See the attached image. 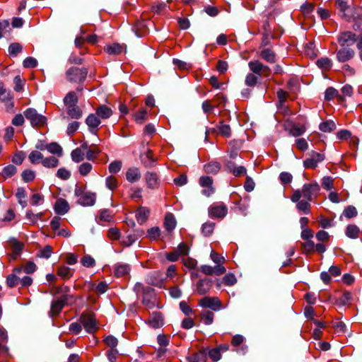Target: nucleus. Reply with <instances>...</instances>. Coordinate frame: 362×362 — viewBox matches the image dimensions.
<instances>
[{
  "label": "nucleus",
  "instance_id": "f257e3e1",
  "mask_svg": "<svg viewBox=\"0 0 362 362\" xmlns=\"http://www.w3.org/2000/svg\"><path fill=\"white\" fill-rule=\"evenodd\" d=\"M320 190V185L317 182L313 181L305 183L303 185L301 189H296L291 197L293 202H298L301 197H304L308 201H314L319 195Z\"/></svg>",
  "mask_w": 362,
  "mask_h": 362
},
{
  "label": "nucleus",
  "instance_id": "f03ea898",
  "mask_svg": "<svg viewBox=\"0 0 362 362\" xmlns=\"http://www.w3.org/2000/svg\"><path fill=\"white\" fill-rule=\"evenodd\" d=\"M74 195L78 198L77 202L83 206H91L95 203V193L86 191L83 187L76 186Z\"/></svg>",
  "mask_w": 362,
  "mask_h": 362
},
{
  "label": "nucleus",
  "instance_id": "7ed1b4c3",
  "mask_svg": "<svg viewBox=\"0 0 362 362\" xmlns=\"http://www.w3.org/2000/svg\"><path fill=\"white\" fill-rule=\"evenodd\" d=\"M88 74L86 68L71 67L66 71V79L71 83H83Z\"/></svg>",
  "mask_w": 362,
  "mask_h": 362
},
{
  "label": "nucleus",
  "instance_id": "20e7f679",
  "mask_svg": "<svg viewBox=\"0 0 362 362\" xmlns=\"http://www.w3.org/2000/svg\"><path fill=\"white\" fill-rule=\"evenodd\" d=\"M79 321L89 334L95 333L98 329L96 318L93 313H83L79 318Z\"/></svg>",
  "mask_w": 362,
  "mask_h": 362
},
{
  "label": "nucleus",
  "instance_id": "39448f33",
  "mask_svg": "<svg viewBox=\"0 0 362 362\" xmlns=\"http://www.w3.org/2000/svg\"><path fill=\"white\" fill-rule=\"evenodd\" d=\"M248 67L258 77H269L272 72L270 68L259 60H251L248 63Z\"/></svg>",
  "mask_w": 362,
  "mask_h": 362
},
{
  "label": "nucleus",
  "instance_id": "423d86ee",
  "mask_svg": "<svg viewBox=\"0 0 362 362\" xmlns=\"http://www.w3.org/2000/svg\"><path fill=\"white\" fill-rule=\"evenodd\" d=\"M359 35H356L351 31H344L337 36V42L341 47H350L354 43L358 42Z\"/></svg>",
  "mask_w": 362,
  "mask_h": 362
},
{
  "label": "nucleus",
  "instance_id": "0eeeda50",
  "mask_svg": "<svg viewBox=\"0 0 362 362\" xmlns=\"http://www.w3.org/2000/svg\"><path fill=\"white\" fill-rule=\"evenodd\" d=\"M23 115L30 122L33 127H42L46 123V117L38 114L37 110L33 108H28L24 111Z\"/></svg>",
  "mask_w": 362,
  "mask_h": 362
},
{
  "label": "nucleus",
  "instance_id": "6e6552de",
  "mask_svg": "<svg viewBox=\"0 0 362 362\" xmlns=\"http://www.w3.org/2000/svg\"><path fill=\"white\" fill-rule=\"evenodd\" d=\"M209 216L212 218H223L227 213L228 209L226 204L222 202L212 204L208 209Z\"/></svg>",
  "mask_w": 362,
  "mask_h": 362
},
{
  "label": "nucleus",
  "instance_id": "1a4fd4ad",
  "mask_svg": "<svg viewBox=\"0 0 362 362\" xmlns=\"http://www.w3.org/2000/svg\"><path fill=\"white\" fill-rule=\"evenodd\" d=\"M355 50L351 47H341L336 52V59L339 63H345L355 57Z\"/></svg>",
  "mask_w": 362,
  "mask_h": 362
},
{
  "label": "nucleus",
  "instance_id": "9d476101",
  "mask_svg": "<svg viewBox=\"0 0 362 362\" xmlns=\"http://www.w3.org/2000/svg\"><path fill=\"white\" fill-rule=\"evenodd\" d=\"M199 305L202 308H208L216 311L220 310L221 302L217 297L206 296L199 300Z\"/></svg>",
  "mask_w": 362,
  "mask_h": 362
},
{
  "label": "nucleus",
  "instance_id": "9b49d317",
  "mask_svg": "<svg viewBox=\"0 0 362 362\" xmlns=\"http://www.w3.org/2000/svg\"><path fill=\"white\" fill-rule=\"evenodd\" d=\"M68 298L69 296L67 295H64L60 298L54 300L51 305L49 315L53 317L59 315L66 304Z\"/></svg>",
  "mask_w": 362,
  "mask_h": 362
},
{
  "label": "nucleus",
  "instance_id": "f8f14e48",
  "mask_svg": "<svg viewBox=\"0 0 362 362\" xmlns=\"http://www.w3.org/2000/svg\"><path fill=\"white\" fill-rule=\"evenodd\" d=\"M212 286V281L210 279H202L197 283V292L199 295L207 293Z\"/></svg>",
  "mask_w": 362,
  "mask_h": 362
},
{
  "label": "nucleus",
  "instance_id": "ddd939ff",
  "mask_svg": "<svg viewBox=\"0 0 362 362\" xmlns=\"http://www.w3.org/2000/svg\"><path fill=\"white\" fill-rule=\"evenodd\" d=\"M22 272L21 268H15L13 272L6 278V284L10 288L16 286L20 283V276Z\"/></svg>",
  "mask_w": 362,
  "mask_h": 362
},
{
  "label": "nucleus",
  "instance_id": "4468645a",
  "mask_svg": "<svg viewBox=\"0 0 362 362\" xmlns=\"http://www.w3.org/2000/svg\"><path fill=\"white\" fill-rule=\"evenodd\" d=\"M145 179L149 188L153 189L158 188L160 185V180L157 173L153 172H147L145 175Z\"/></svg>",
  "mask_w": 362,
  "mask_h": 362
},
{
  "label": "nucleus",
  "instance_id": "2eb2a0df",
  "mask_svg": "<svg viewBox=\"0 0 362 362\" xmlns=\"http://www.w3.org/2000/svg\"><path fill=\"white\" fill-rule=\"evenodd\" d=\"M55 213L59 215H64L69 210V204L64 199H58L54 204Z\"/></svg>",
  "mask_w": 362,
  "mask_h": 362
},
{
  "label": "nucleus",
  "instance_id": "dca6fc26",
  "mask_svg": "<svg viewBox=\"0 0 362 362\" xmlns=\"http://www.w3.org/2000/svg\"><path fill=\"white\" fill-rule=\"evenodd\" d=\"M86 123L88 126L90 131L93 134H96L98 127L100 124V118L97 115L90 114L86 119Z\"/></svg>",
  "mask_w": 362,
  "mask_h": 362
},
{
  "label": "nucleus",
  "instance_id": "f3484780",
  "mask_svg": "<svg viewBox=\"0 0 362 362\" xmlns=\"http://www.w3.org/2000/svg\"><path fill=\"white\" fill-rule=\"evenodd\" d=\"M259 56L268 63H274L276 62V54L274 52L269 48H264L258 52Z\"/></svg>",
  "mask_w": 362,
  "mask_h": 362
},
{
  "label": "nucleus",
  "instance_id": "a211bd4d",
  "mask_svg": "<svg viewBox=\"0 0 362 362\" xmlns=\"http://www.w3.org/2000/svg\"><path fill=\"white\" fill-rule=\"evenodd\" d=\"M150 214V211L148 208L141 206L136 211V218L139 224L145 223Z\"/></svg>",
  "mask_w": 362,
  "mask_h": 362
},
{
  "label": "nucleus",
  "instance_id": "6ab92c4d",
  "mask_svg": "<svg viewBox=\"0 0 362 362\" xmlns=\"http://www.w3.org/2000/svg\"><path fill=\"white\" fill-rule=\"evenodd\" d=\"M96 115L99 118L106 119L112 116V110L110 107L106 105H100L96 109Z\"/></svg>",
  "mask_w": 362,
  "mask_h": 362
},
{
  "label": "nucleus",
  "instance_id": "aec40b11",
  "mask_svg": "<svg viewBox=\"0 0 362 362\" xmlns=\"http://www.w3.org/2000/svg\"><path fill=\"white\" fill-rule=\"evenodd\" d=\"M141 178V173L137 168H131L126 173V179L130 182H135Z\"/></svg>",
  "mask_w": 362,
  "mask_h": 362
},
{
  "label": "nucleus",
  "instance_id": "412c9836",
  "mask_svg": "<svg viewBox=\"0 0 362 362\" xmlns=\"http://www.w3.org/2000/svg\"><path fill=\"white\" fill-rule=\"evenodd\" d=\"M148 324L153 328H158L163 325V319L160 313H153L148 319Z\"/></svg>",
  "mask_w": 362,
  "mask_h": 362
},
{
  "label": "nucleus",
  "instance_id": "4be33fe9",
  "mask_svg": "<svg viewBox=\"0 0 362 362\" xmlns=\"http://www.w3.org/2000/svg\"><path fill=\"white\" fill-rule=\"evenodd\" d=\"M67 114L72 119H80L82 117L83 112L81 108L76 105L66 107Z\"/></svg>",
  "mask_w": 362,
  "mask_h": 362
},
{
  "label": "nucleus",
  "instance_id": "5701e85b",
  "mask_svg": "<svg viewBox=\"0 0 362 362\" xmlns=\"http://www.w3.org/2000/svg\"><path fill=\"white\" fill-rule=\"evenodd\" d=\"M143 304L148 308H153L156 305V299L153 293V290H150L148 293L145 295L143 298Z\"/></svg>",
  "mask_w": 362,
  "mask_h": 362
},
{
  "label": "nucleus",
  "instance_id": "b1692460",
  "mask_svg": "<svg viewBox=\"0 0 362 362\" xmlns=\"http://www.w3.org/2000/svg\"><path fill=\"white\" fill-rule=\"evenodd\" d=\"M130 267L128 264L118 263L115 266V275L117 277L123 276L129 274Z\"/></svg>",
  "mask_w": 362,
  "mask_h": 362
},
{
  "label": "nucleus",
  "instance_id": "393cba45",
  "mask_svg": "<svg viewBox=\"0 0 362 362\" xmlns=\"http://www.w3.org/2000/svg\"><path fill=\"white\" fill-rule=\"evenodd\" d=\"M148 112L145 108H141L133 115V119L137 124H143L147 119Z\"/></svg>",
  "mask_w": 362,
  "mask_h": 362
},
{
  "label": "nucleus",
  "instance_id": "a878e982",
  "mask_svg": "<svg viewBox=\"0 0 362 362\" xmlns=\"http://www.w3.org/2000/svg\"><path fill=\"white\" fill-rule=\"evenodd\" d=\"M221 169V164L216 161H211L204 166V170L207 174H216Z\"/></svg>",
  "mask_w": 362,
  "mask_h": 362
},
{
  "label": "nucleus",
  "instance_id": "bb28decb",
  "mask_svg": "<svg viewBox=\"0 0 362 362\" xmlns=\"http://www.w3.org/2000/svg\"><path fill=\"white\" fill-rule=\"evenodd\" d=\"M45 148L49 153L57 155L58 157H61L62 156L63 149L61 146L56 142L46 144Z\"/></svg>",
  "mask_w": 362,
  "mask_h": 362
},
{
  "label": "nucleus",
  "instance_id": "cd10ccee",
  "mask_svg": "<svg viewBox=\"0 0 362 362\" xmlns=\"http://www.w3.org/2000/svg\"><path fill=\"white\" fill-rule=\"evenodd\" d=\"M43 158V154L38 151H32L28 155V159L33 165L42 164Z\"/></svg>",
  "mask_w": 362,
  "mask_h": 362
},
{
  "label": "nucleus",
  "instance_id": "c85d7f7f",
  "mask_svg": "<svg viewBox=\"0 0 362 362\" xmlns=\"http://www.w3.org/2000/svg\"><path fill=\"white\" fill-rule=\"evenodd\" d=\"M59 164V160L54 156H49L47 158H44L42 165L45 168H57Z\"/></svg>",
  "mask_w": 362,
  "mask_h": 362
},
{
  "label": "nucleus",
  "instance_id": "c756f323",
  "mask_svg": "<svg viewBox=\"0 0 362 362\" xmlns=\"http://www.w3.org/2000/svg\"><path fill=\"white\" fill-rule=\"evenodd\" d=\"M316 64L324 71H329L332 66V61L328 57H322L317 60Z\"/></svg>",
  "mask_w": 362,
  "mask_h": 362
},
{
  "label": "nucleus",
  "instance_id": "7c9ffc66",
  "mask_svg": "<svg viewBox=\"0 0 362 362\" xmlns=\"http://www.w3.org/2000/svg\"><path fill=\"white\" fill-rule=\"evenodd\" d=\"M310 201L306 200H299L296 202V208L298 211H302L305 214H308L310 212L311 205L310 204Z\"/></svg>",
  "mask_w": 362,
  "mask_h": 362
},
{
  "label": "nucleus",
  "instance_id": "2f4dec72",
  "mask_svg": "<svg viewBox=\"0 0 362 362\" xmlns=\"http://www.w3.org/2000/svg\"><path fill=\"white\" fill-rule=\"evenodd\" d=\"M74 270L66 266H61L57 269V274L64 279H68L72 276Z\"/></svg>",
  "mask_w": 362,
  "mask_h": 362
},
{
  "label": "nucleus",
  "instance_id": "473e14b6",
  "mask_svg": "<svg viewBox=\"0 0 362 362\" xmlns=\"http://www.w3.org/2000/svg\"><path fill=\"white\" fill-rule=\"evenodd\" d=\"M123 47L122 45L117 43H114L112 45H108L105 47V51L109 54H119L122 52Z\"/></svg>",
  "mask_w": 362,
  "mask_h": 362
},
{
  "label": "nucleus",
  "instance_id": "72a5a7b5",
  "mask_svg": "<svg viewBox=\"0 0 362 362\" xmlns=\"http://www.w3.org/2000/svg\"><path fill=\"white\" fill-rule=\"evenodd\" d=\"M78 103V97L76 93L71 91L66 94L64 98V103L66 107L76 105Z\"/></svg>",
  "mask_w": 362,
  "mask_h": 362
},
{
  "label": "nucleus",
  "instance_id": "f704fd0d",
  "mask_svg": "<svg viewBox=\"0 0 362 362\" xmlns=\"http://www.w3.org/2000/svg\"><path fill=\"white\" fill-rule=\"evenodd\" d=\"M306 128L301 124H292L289 129V134L293 136H299L305 133Z\"/></svg>",
  "mask_w": 362,
  "mask_h": 362
},
{
  "label": "nucleus",
  "instance_id": "c9c22d12",
  "mask_svg": "<svg viewBox=\"0 0 362 362\" xmlns=\"http://www.w3.org/2000/svg\"><path fill=\"white\" fill-rule=\"evenodd\" d=\"M16 197L18 200V202L22 207L24 208L27 206V201L25 199L26 192L23 188L19 187L17 189V192L16 193Z\"/></svg>",
  "mask_w": 362,
  "mask_h": 362
},
{
  "label": "nucleus",
  "instance_id": "e433bc0d",
  "mask_svg": "<svg viewBox=\"0 0 362 362\" xmlns=\"http://www.w3.org/2000/svg\"><path fill=\"white\" fill-rule=\"evenodd\" d=\"M165 228L167 230H173L176 226V221L174 216L172 214H166L164 222Z\"/></svg>",
  "mask_w": 362,
  "mask_h": 362
},
{
  "label": "nucleus",
  "instance_id": "4c0bfd02",
  "mask_svg": "<svg viewBox=\"0 0 362 362\" xmlns=\"http://www.w3.org/2000/svg\"><path fill=\"white\" fill-rule=\"evenodd\" d=\"M319 129L323 132H331L336 129V124L332 120H326L319 125Z\"/></svg>",
  "mask_w": 362,
  "mask_h": 362
},
{
  "label": "nucleus",
  "instance_id": "58836bf2",
  "mask_svg": "<svg viewBox=\"0 0 362 362\" xmlns=\"http://www.w3.org/2000/svg\"><path fill=\"white\" fill-rule=\"evenodd\" d=\"M71 159L75 163H80L85 158V153L82 152L81 148H75L71 153Z\"/></svg>",
  "mask_w": 362,
  "mask_h": 362
},
{
  "label": "nucleus",
  "instance_id": "ea45409f",
  "mask_svg": "<svg viewBox=\"0 0 362 362\" xmlns=\"http://www.w3.org/2000/svg\"><path fill=\"white\" fill-rule=\"evenodd\" d=\"M200 317L206 325H209L214 322V314L211 311L204 310L200 313Z\"/></svg>",
  "mask_w": 362,
  "mask_h": 362
},
{
  "label": "nucleus",
  "instance_id": "a19ab883",
  "mask_svg": "<svg viewBox=\"0 0 362 362\" xmlns=\"http://www.w3.org/2000/svg\"><path fill=\"white\" fill-rule=\"evenodd\" d=\"M98 218L102 222H110L113 219V214L108 209H103L100 211Z\"/></svg>",
  "mask_w": 362,
  "mask_h": 362
},
{
  "label": "nucleus",
  "instance_id": "79ce46f5",
  "mask_svg": "<svg viewBox=\"0 0 362 362\" xmlns=\"http://www.w3.org/2000/svg\"><path fill=\"white\" fill-rule=\"evenodd\" d=\"M17 172V168L13 165H8L4 167L2 170V176L5 178H8L14 175Z\"/></svg>",
  "mask_w": 362,
  "mask_h": 362
},
{
  "label": "nucleus",
  "instance_id": "37998d69",
  "mask_svg": "<svg viewBox=\"0 0 362 362\" xmlns=\"http://www.w3.org/2000/svg\"><path fill=\"white\" fill-rule=\"evenodd\" d=\"M359 228L356 225H349L346 227V235L350 238H356L358 236Z\"/></svg>",
  "mask_w": 362,
  "mask_h": 362
},
{
  "label": "nucleus",
  "instance_id": "c03bdc74",
  "mask_svg": "<svg viewBox=\"0 0 362 362\" xmlns=\"http://www.w3.org/2000/svg\"><path fill=\"white\" fill-rule=\"evenodd\" d=\"M305 53L310 58H315L317 57V51L315 49L314 43L308 42L305 45Z\"/></svg>",
  "mask_w": 362,
  "mask_h": 362
},
{
  "label": "nucleus",
  "instance_id": "a18cd8bd",
  "mask_svg": "<svg viewBox=\"0 0 362 362\" xmlns=\"http://www.w3.org/2000/svg\"><path fill=\"white\" fill-rule=\"evenodd\" d=\"M218 132L223 136L229 137L230 136V127L228 124L221 122L217 126Z\"/></svg>",
  "mask_w": 362,
  "mask_h": 362
},
{
  "label": "nucleus",
  "instance_id": "49530a36",
  "mask_svg": "<svg viewBox=\"0 0 362 362\" xmlns=\"http://www.w3.org/2000/svg\"><path fill=\"white\" fill-rule=\"evenodd\" d=\"M318 223L320 227L322 228H328L334 226L333 219H329L324 216H320Z\"/></svg>",
  "mask_w": 362,
  "mask_h": 362
},
{
  "label": "nucleus",
  "instance_id": "de8ad7c7",
  "mask_svg": "<svg viewBox=\"0 0 362 362\" xmlns=\"http://www.w3.org/2000/svg\"><path fill=\"white\" fill-rule=\"evenodd\" d=\"M11 98V91L4 87L3 83L0 82V100L5 101Z\"/></svg>",
  "mask_w": 362,
  "mask_h": 362
},
{
  "label": "nucleus",
  "instance_id": "09e8293b",
  "mask_svg": "<svg viewBox=\"0 0 362 362\" xmlns=\"http://www.w3.org/2000/svg\"><path fill=\"white\" fill-rule=\"evenodd\" d=\"M258 81V76L253 73L248 74L245 80V83L247 86L254 87Z\"/></svg>",
  "mask_w": 362,
  "mask_h": 362
},
{
  "label": "nucleus",
  "instance_id": "8fccbe9b",
  "mask_svg": "<svg viewBox=\"0 0 362 362\" xmlns=\"http://www.w3.org/2000/svg\"><path fill=\"white\" fill-rule=\"evenodd\" d=\"M215 224L211 222H206L202 225V232L205 236H209L212 234Z\"/></svg>",
  "mask_w": 362,
  "mask_h": 362
},
{
  "label": "nucleus",
  "instance_id": "3c124183",
  "mask_svg": "<svg viewBox=\"0 0 362 362\" xmlns=\"http://www.w3.org/2000/svg\"><path fill=\"white\" fill-rule=\"evenodd\" d=\"M106 187L113 191L118 187V180L115 177L109 176L105 180Z\"/></svg>",
  "mask_w": 362,
  "mask_h": 362
},
{
  "label": "nucleus",
  "instance_id": "603ef678",
  "mask_svg": "<svg viewBox=\"0 0 362 362\" xmlns=\"http://www.w3.org/2000/svg\"><path fill=\"white\" fill-rule=\"evenodd\" d=\"M160 235V230L158 227H153L147 230V236L151 240H158Z\"/></svg>",
  "mask_w": 362,
  "mask_h": 362
},
{
  "label": "nucleus",
  "instance_id": "864d4df0",
  "mask_svg": "<svg viewBox=\"0 0 362 362\" xmlns=\"http://www.w3.org/2000/svg\"><path fill=\"white\" fill-rule=\"evenodd\" d=\"M44 202V197L41 194L34 193L30 197V204L33 206H38Z\"/></svg>",
  "mask_w": 362,
  "mask_h": 362
},
{
  "label": "nucleus",
  "instance_id": "5fc2aeb1",
  "mask_svg": "<svg viewBox=\"0 0 362 362\" xmlns=\"http://www.w3.org/2000/svg\"><path fill=\"white\" fill-rule=\"evenodd\" d=\"M122 163L120 160H115L112 162L109 166L108 170L110 173H117L122 168Z\"/></svg>",
  "mask_w": 362,
  "mask_h": 362
},
{
  "label": "nucleus",
  "instance_id": "6e6d98bb",
  "mask_svg": "<svg viewBox=\"0 0 362 362\" xmlns=\"http://www.w3.org/2000/svg\"><path fill=\"white\" fill-rule=\"evenodd\" d=\"M357 210L354 206H348L344 209L343 214L348 218H351L357 216Z\"/></svg>",
  "mask_w": 362,
  "mask_h": 362
},
{
  "label": "nucleus",
  "instance_id": "4d7b16f0",
  "mask_svg": "<svg viewBox=\"0 0 362 362\" xmlns=\"http://www.w3.org/2000/svg\"><path fill=\"white\" fill-rule=\"evenodd\" d=\"M334 180L330 176H325L322 180V187L326 190H330L333 188Z\"/></svg>",
  "mask_w": 362,
  "mask_h": 362
},
{
  "label": "nucleus",
  "instance_id": "13d9d810",
  "mask_svg": "<svg viewBox=\"0 0 362 362\" xmlns=\"http://www.w3.org/2000/svg\"><path fill=\"white\" fill-rule=\"evenodd\" d=\"M92 165L89 163H83L78 167V171L82 176L87 175L92 170Z\"/></svg>",
  "mask_w": 362,
  "mask_h": 362
},
{
  "label": "nucleus",
  "instance_id": "bf43d9fd",
  "mask_svg": "<svg viewBox=\"0 0 362 362\" xmlns=\"http://www.w3.org/2000/svg\"><path fill=\"white\" fill-rule=\"evenodd\" d=\"M22 179L26 182H30L33 181L35 177V173L32 170H25L23 171L22 174Z\"/></svg>",
  "mask_w": 362,
  "mask_h": 362
},
{
  "label": "nucleus",
  "instance_id": "052dcab7",
  "mask_svg": "<svg viewBox=\"0 0 362 362\" xmlns=\"http://www.w3.org/2000/svg\"><path fill=\"white\" fill-rule=\"evenodd\" d=\"M236 282V277L233 274H227L223 278V283L226 286H233Z\"/></svg>",
  "mask_w": 362,
  "mask_h": 362
},
{
  "label": "nucleus",
  "instance_id": "680f3d73",
  "mask_svg": "<svg viewBox=\"0 0 362 362\" xmlns=\"http://www.w3.org/2000/svg\"><path fill=\"white\" fill-rule=\"evenodd\" d=\"M10 30V24L8 21L4 20L0 21V38L8 33Z\"/></svg>",
  "mask_w": 362,
  "mask_h": 362
},
{
  "label": "nucleus",
  "instance_id": "e2e57ef3",
  "mask_svg": "<svg viewBox=\"0 0 362 362\" xmlns=\"http://www.w3.org/2000/svg\"><path fill=\"white\" fill-rule=\"evenodd\" d=\"M22 51V46L17 42L12 43L8 47V52L12 56H16Z\"/></svg>",
  "mask_w": 362,
  "mask_h": 362
},
{
  "label": "nucleus",
  "instance_id": "0e129e2a",
  "mask_svg": "<svg viewBox=\"0 0 362 362\" xmlns=\"http://www.w3.org/2000/svg\"><path fill=\"white\" fill-rule=\"evenodd\" d=\"M81 263L86 267H93L95 264V261L90 255H85L81 258Z\"/></svg>",
  "mask_w": 362,
  "mask_h": 362
},
{
  "label": "nucleus",
  "instance_id": "69168bd1",
  "mask_svg": "<svg viewBox=\"0 0 362 362\" xmlns=\"http://www.w3.org/2000/svg\"><path fill=\"white\" fill-rule=\"evenodd\" d=\"M13 83L15 84L14 90L16 92H21L23 90L24 81L21 78V77L19 75L15 76L13 79Z\"/></svg>",
  "mask_w": 362,
  "mask_h": 362
},
{
  "label": "nucleus",
  "instance_id": "338daca9",
  "mask_svg": "<svg viewBox=\"0 0 362 362\" xmlns=\"http://www.w3.org/2000/svg\"><path fill=\"white\" fill-rule=\"evenodd\" d=\"M69 330L74 334H79L82 330V325L81 322H75L70 324Z\"/></svg>",
  "mask_w": 362,
  "mask_h": 362
},
{
  "label": "nucleus",
  "instance_id": "774afa93",
  "mask_svg": "<svg viewBox=\"0 0 362 362\" xmlns=\"http://www.w3.org/2000/svg\"><path fill=\"white\" fill-rule=\"evenodd\" d=\"M338 95V91L332 88L329 87L326 89L325 93V98L326 100H331L334 99Z\"/></svg>",
  "mask_w": 362,
  "mask_h": 362
}]
</instances>
